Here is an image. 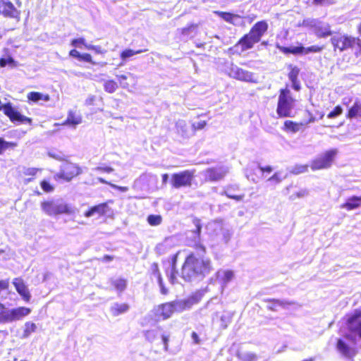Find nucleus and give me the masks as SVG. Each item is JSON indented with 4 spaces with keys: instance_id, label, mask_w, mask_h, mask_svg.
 <instances>
[{
    "instance_id": "nucleus-1",
    "label": "nucleus",
    "mask_w": 361,
    "mask_h": 361,
    "mask_svg": "<svg viewBox=\"0 0 361 361\" xmlns=\"http://www.w3.org/2000/svg\"><path fill=\"white\" fill-rule=\"evenodd\" d=\"M194 251L185 257L180 270V276L186 282L204 279L213 271L211 259L207 256V250L202 241L188 243Z\"/></svg>"
},
{
    "instance_id": "nucleus-2",
    "label": "nucleus",
    "mask_w": 361,
    "mask_h": 361,
    "mask_svg": "<svg viewBox=\"0 0 361 361\" xmlns=\"http://www.w3.org/2000/svg\"><path fill=\"white\" fill-rule=\"evenodd\" d=\"M268 29L269 24L267 20H262L256 22L248 32L244 34L233 46L228 48V53L239 56L243 52L253 49L255 44L261 42Z\"/></svg>"
},
{
    "instance_id": "nucleus-3",
    "label": "nucleus",
    "mask_w": 361,
    "mask_h": 361,
    "mask_svg": "<svg viewBox=\"0 0 361 361\" xmlns=\"http://www.w3.org/2000/svg\"><path fill=\"white\" fill-rule=\"evenodd\" d=\"M200 300V295L193 294L184 300H176L166 302L155 306L152 310V316L155 321L166 320L175 312H181L190 309Z\"/></svg>"
},
{
    "instance_id": "nucleus-4",
    "label": "nucleus",
    "mask_w": 361,
    "mask_h": 361,
    "mask_svg": "<svg viewBox=\"0 0 361 361\" xmlns=\"http://www.w3.org/2000/svg\"><path fill=\"white\" fill-rule=\"evenodd\" d=\"M334 51H343L348 49H355L356 55L361 54V38L347 34L336 33L330 39Z\"/></svg>"
},
{
    "instance_id": "nucleus-5",
    "label": "nucleus",
    "mask_w": 361,
    "mask_h": 361,
    "mask_svg": "<svg viewBox=\"0 0 361 361\" xmlns=\"http://www.w3.org/2000/svg\"><path fill=\"white\" fill-rule=\"evenodd\" d=\"M290 90L286 87L279 90L276 113L279 118L292 117V110L295 104Z\"/></svg>"
},
{
    "instance_id": "nucleus-6",
    "label": "nucleus",
    "mask_w": 361,
    "mask_h": 361,
    "mask_svg": "<svg viewBox=\"0 0 361 361\" xmlns=\"http://www.w3.org/2000/svg\"><path fill=\"white\" fill-rule=\"evenodd\" d=\"M41 208L46 214L54 216L61 214H71L73 212L69 204L54 200L42 201Z\"/></svg>"
},
{
    "instance_id": "nucleus-7",
    "label": "nucleus",
    "mask_w": 361,
    "mask_h": 361,
    "mask_svg": "<svg viewBox=\"0 0 361 361\" xmlns=\"http://www.w3.org/2000/svg\"><path fill=\"white\" fill-rule=\"evenodd\" d=\"M195 177V170H184L174 173L171 177V184L173 188H190Z\"/></svg>"
},
{
    "instance_id": "nucleus-8",
    "label": "nucleus",
    "mask_w": 361,
    "mask_h": 361,
    "mask_svg": "<svg viewBox=\"0 0 361 361\" xmlns=\"http://www.w3.org/2000/svg\"><path fill=\"white\" fill-rule=\"evenodd\" d=\"M336 154L337 150L336 149L324 152L311 161V169L314 171L330 168L334 163Z\"/></svg>"
},
{
    "instance_id": "nucleus-9",
    "label": "nucleus",
    "mask_w": 361,
    "mask_h": 361,
    "mask_svg": "<svg viewBox=\"0 0 361 361\" xmlns=\"http://www.w3.org/2000/svg\"><path fill=\"white\" fill-rule=\"evenodd\" d=\"M305 113L307 117L306 121L297 122L292 120H286L283 122L282 130L287 133L294 134L300 130H304L309 124L316 121V118L311 111H306Z\"/></svg>"
},
{
    "instance_id": "nucleus-10",
    "label": "nucleus",
    "mask_w": 361,
    "mask_h": 361,
    "mask_svg": "<svg viewBox=\"0 0 361 361\" xmlns=\"http://www.w3.org/2000/svg\"><path fill=\"white\" fill-rule=\"evenodd\" d=\"M82 173V169L76 164L72 162L64 163L59 173L54 176L56 180H64L70 182L74 178L77 177Z\"/></svg>"
},
{
    "instance_id": "nucleus-11",
    "label": "nucleus",
    "mask_w": 361,
    "mask_h": 361,
    "mask_svg": "<svg viewBox=\"0 0 361 361\" xmlns=\"http://www.w3.org/2000/svg\"><path fill=\"white\" fill-rule=\"evenodd\" d=\"M346 317L345 324L350 335H346L345 337L350 338L351 336H357L361 338V309L355 310Z\"/></svg>"
},
{
    "instance_id": "nucleus-12",
    "label": "nucleus",
    "mask_w": 361,
    "mask_h": 361,
    "mask_svg": "<svg viewBox=\"0 0 361 361\" xmlns=\"http://www.w3.org/2000/svg\"><path fill=\"white\" fill-rule=\"evenodd\" d=\"M281 52L283 54H307L309 53H318L322 51L324 49L323 46L318 45H312L308 47H304L302 45L297 47H284V46H278L277 47Z\"/></svg>"
},
{
    "instance_id": "nucleus-13",
    "label": "nucleus",
    "mask_w": 361,
    "mask_h": 361,
    "mask_svg": "<svg viewBox=\"0 0 361 361\" xmlns=\"http://www.w3.org/2000/svg\"><path fill=\"white\" fill-rule=\"evenodd\" d=\"M0 14L5 18L19 20L20 12L9 0H0Z\"/></svg>"
},
{
    "instance_id": "nucleus-14",
    "label": "nucleus",
    "mask_w": 361,
    "mask_h": 361,
    "mask_svg": "<svg viewBox=\"0 0 361 361\" xmlns=\"http://www.w3.org/2000/svg\"><path fill=\"white\" fill-rule=\"evenodd\" d=\"M336 348L343 357L350 361H353L354 357L357 353V350L355 347L350 346L341 338L337 341Z\"/></svg>"
},
{
    "instance_id": "nucleus-15",
    "label": "nucleus",
    "mask_w": 361,
    "mask_h": 361,
    "mask_svg": "<svg viewBox=\"0 0 361 361\" xmlns=\"http://www.w3.org/2000/svg\"><path fill=\"white\" fill-rule=\"evenodd\" d=\"M12 283L22 299L27 303L30 302L32 295L24 280L21 277H16L13 279Z\"/></svg>"
},
{
    "instance_id": "nucleus-16",
    "label": "nucleus",
    "mask_w": 361,
    "mask_h": 361,
    "mask_svg": "<svg viewBox=\"0 0 361 361\" xmlns=\"http://www.w3.org/2000/svg\"><path fill=\"white\" fill-rule=\"evenodd\" d=\"M110 209L108 206V202H102L92 207H90L88 209H87L84 216L87 218L92 216L94 215H97L98 216H105L109 212Z\"/></svg>"
},
{
    "instance_id": "nucleus-17",
    "label": "nucleus",
    "mask_w": 361,
    "mask_h": 361,
    "mask_svg": "<svg viewBox=\"0 0 361 361\" xmlns=\"http://www.w3.org/2000/svg\"><path fill=\"white\" fill-rule=\"evenodd\" d=\"M226 171L214 167L208 168L204 171L205 180L216 182L221 180L226 175Z\"/></svg>"
},
{
    "instance_id": "nucleus-18",
    "label": "nucleus",
    "mask_w": 361,
    "mask_h": 361,
    "mask_svg": "<svg viewBox=\"0 0 361 361\" xmlns=\"http://www.w3.org/2000/svg\"><path fill=\"white\" fill-rule=\"evenodd\" d=\"M233 77L236 80L245 82H255L254 74L242 68L235 67L231 69Z\"/></svg>"
},
{
    "instance_id": "nucleus-19",
    "label": "nucleus",
    "mask_w": 361,
    "mask_h": 361,
    "mask_svg": "<svg viewBox=\"0 0 361 361\" xmlns=\"http://www.w3.org/2000/svg\"><path fill=\"white\" fill-rule=\"evenodd\" d=\"M264 301L267 303V308L269 311L277 312L281 308H286L292 302L287 300H281L276 298H267Z\"/></svg>"
},
{
    "instance_id": "nucleus-20",
    "label": "nucleus",
    "mask_w": 361,
    "mask_h": 361,
    "mask_svg": "<svg viewBox=\"0 0 361 361\" xmlns=\"http://www.w3.org/2000/svg\"><path fill=\"white\" fill-rule=\"evenodd\" d=\"M32 310L26 307H18L11 310L9 323L18 321L30 314Z\"/></svg>"
},
{
    "instance_id": "nucleus-21",
    "label": "nucleus",
    "mask_w": 361,
    "mask_h": 361,
    "mask_svg": "<svg viewBox=\"0 0 361 361\" xmlns=\"http://www.w3.org/2000/svg\"><path fill=\"white\" fill-rule=\"evenodd\" d=\"M238 191H239V187L237 185H228L224 189L222 195L238 202L243 200L245 195L243 193L238 194Z\"/></svg>"
},
{
    "instance_id": "nucleus-22",
    "label": "nucleus",
    "mask_w": 361,
    "mask_h": 361,
    "mask_svg": "<svg viewBox=\"0 0 361 361\" xmlns=\"http://www.w3.org/2000/svg\"><path fill=\"white\" fill-rule=\"evenodd\" d=\"M288 68L290 71L288 76L292 83V87L295 90L299 91L301 87L298 78L300 70L298 67L293 65H289Z\"/></svg>"
},
{
    "instance_id": "nucleus-23",
    "label": "nucleus",
    "mask_w": 361,
    "mask_h": 361,
    "mask_svg": "<svg viewBox=\"0 0 361 361\" xmlns=\"http://www.w3.org/2000/svg\"><path fill=\"white\" fill-rule=\"evenodd\" d=\"M81 123L82 117L80 116L76 115L74 111H69L68 112L67 118L61 125L75 127L77 125L80 124ZM55 125L59 126L60 124L56 123Z\"/></svg>"
},
{
    "instance_id": "nucleus-24",
    "label": "nucleus",
    "mask_w": 361,
    "mask_h": 361,
    "mask_svg": "<svg viewBox=\"0 0 361 361\" xmlns=\"http://www.w3.org/2000/svg\"><path fill=\"white\" fill-rule=\"evenodd\" d=\"M214 13L220 17L221 18H222L226 22L233 25H235L236 20L241 18V16L240 15L233 13L231 12L215 11Z\"/></svg>"
},
{
    "instance_id": "nucleus-25",
    "label": "nucleus",
    "mask_w": 361,
    "mask_h": 361,
    "mask_svg": "<svg viewBox=\"0 0 361 361\" xmlns=\"http://www.w3.org/2000/svg\"><path fill=\"white\" fill-rule=\"evenodd\" d=\"M348 119H353L357 117L361 118V102L356 99L353 104L348 109L345 114Z\"/></svg>"
},
{
    "instance_id": "nucleus-26",
    "label": "nucleus",
    "mask_w": 361,
    "mask_h": 361,
    "mask_svg": "<svg viewBox=\"0 0 361 361\" xmlns=\"http://www.w3.org/2000/svg\"><path fill=\"white\" fill-rule=\"evenodd\" d=\"M361 206V196H353L349 197L345 202L341 204V207L348 211L358 208Z\"/></svg>"
},
{
    "instance_id": "nucleus-27",
    "label": "nucleus",
    "mask_w": 361,
    "mask_h": 361,
    "mask_svg": "<svg viewBox=\"0 0 361 361\" xmlns=\"http://www.w3.org/2000/svg\"><path fill=\"white\" fill-rule=\"evenodd\" d=\"M40 171L41 169L37 168L24 167L22 171V174L23 176L27 177L24 179V183L27 184L30 182L34 180L37 176V173Z\"/></svg>"
},
{
    "instance_id": "nucleus-28",
    "label": "nucleus",
    "mask_w": 361,
    "mask_h": 361,
    "mask_svg": "<svg viewBox=\"0 0 361 361\" xmlns=\"http://www.w3.org/2000/svg\"><path fill=\"white\" fill-rule=\"evenodd\" d=\"M130 307L127 303H115L111 307L110 311L113 316H118L128 311Z\"/></svg>"
},
{
    "instance_id": "nucleus-29",
    "label": "nucleus",
    "mask_w": 361,
    "mask_h": 361,
    "mask_svg": "<svg viewBox=\"0 0 361 361\" xmlns=\"http://www.w3.org/2000/svg\"><path fill=\"white\" fill-rule=\"evenodd\" d=\"M110 284L113 289L121 293L127 287V281L123 278L111 279Z\"/></svg>"
},
{
    "instance_id": "nucleus-30",
    "label": "nucleus",
    "mask_w": 361,
    "mask_h": 361,
    "mask_svg": "<svg viewBox=\"0 0 361 361\" xmlns=\"http://www.w3.org/2000/svg\"><path fill=\"white\" fill-rule=\"evenodd\" d=\"M28 101L37 102L39 100L48 102L50 100V96L47 94H43L39 92H30L27 94Z\"/></svg>"
},
{
    "instance_id": "nucleus-31",
    "label": "nucleus",
    "mask_w": 361,
    "mask_h": 361,
    "mask_svg": "<svg viewBox=\"0 0 361 361\" xmlns=\"http://www.w3.org/2000/svg\"><path fill=\"white\" fill-rule=\"evenodd\" d=\"M37 330L36 324L32 322H27L24 324L23 331L21 336L22 338H27L33 333Z\"/></svg>"
},
{
    "instance_id": "nucleus-32",
    "label": "nucleus",
    "mask_w": 361,
    "mask_h": 361,
    "mask_svg": "<svg viewBox=\"0 0 361 361\" xmlns=\"http://www.w3.org/2000/svg\"><path fill=\"white\" fill-rule=\"evenodd\" d=\"M11 310H8L6 305L0 302V324L9 323Z\"/></svg>"
},
{
    "instance_id": "nucleus-33",
    "label": "nucleus",
    "mask_w": 361,
    "mask_h": 361,
    "mask_svg": "<svg viewBox=\"0 0 361 361\" xmlns=\"http://www.w3.org/2000/svg\"><path fill=\"white\" fill-rule=\"evenodd\" d=\"M148 49H138V50H136V51H134L133 49H124L123 51H122L121 53H120V58L123 60V61H125L127 59L135 55V54H141L142 52H145V51H147Z\"/></svg>"
},
{
    "instance_id": "nucleus-34",
    "label": "nucleus",
    "mask_w": 361,
    "mask_h": 361,
    "mask_svg": "<svg viewBox=\"0 0 361 361\" xmlns=\"http://www.w3.org/2000/svg\"><path fill=\"white\" fill-rule=\"evenodd\" d=\"M103 86L105 92L110 94L115 92L118 88V83L113 79L106 80Z\"/></svg>"
},
{
    "instance_id": "nucleus-35",
    "label": "nucleus",
    "mask_w": 361,
    "mask_h": 361,
    "mask_svg": "<svg viewBox=\"0 0 361 361\" xmlns=\"http://www.w3.org/2000/svg\"><path fill=\"white\" fill-rule=\"evenodd\" d=\"M193 224L195 226V229L192 232L195 234L197 240H190L188 241V243H193L194 242H196L197 240L201 241L200 240L201 232H202L201 221L199 219H195L193 220Z\"/></svg>"
},
{
    "instance_id": "nucleus-36",
    "label": "nucleus",
    "mask_w": 361,
    "mask_h": 361,
    "mask_svg": "<svg viewBox=\"0 0 361 361\" xmlns=\"http://www.w3.org/2000/svg\"><path fill=\"white\" fill-rule=\"evenodd\" d=\"M17 146V143L15 142H7L5 141L2 137H0V155L8 149H13Z\"/></svg>"
},
{
    "instance_id": "nucleus-37",
    "label": "nucleus",
    "mask_w": 361,
    "mask_h": 361,
    "mask_svg": "<svg viewBox=\"0 0 361 361\" xmlns=\"http://www.w3.org/2000/svg\"><path fill=\"white\" fill-rule=\"evenodd\" d=\"M7 65H9L12 67L17 66L16 61L11 55H8L6 58H0V67L4 68Z\"/></svg>"
},
{
    "instance_id": "nucleus-38",
    "label": "nucleus",
    "mask_w": 361,
    "mask_h": 361,
    "mask_svg": "<svg viewBox=\"0 0 361 361\" xmlns=\"http://www.w3.org/2000/svg\"><path fill=\"white\" fill-rule=\"evenodd\" d=\"M147 220L150 226H156L161 224L162 218L160 215L150 214L147 216Z\"/></svg>"
},
{
    "instance_id": "nucleus-39",
    "label": "nucleus",
    "mask_w": 361,
    "mask_h": 361,
    "mask_svg": "<svg viewBox=\"0 0 361 361\" xmlns=\"http://www.w3.org/2000/svg\"><path fill=\"white\" fill-rule=\"evenodd\" d=\"M40 186L44 192L49 193L54 190V185L49 180L44 179L40 182Z\"/></svg>"
},
{
    "instance_id": "nucleus-40",
    "label": "nucleus",
    "mask_w": 361,
    "mask_h": 361,
    "mask_svg": "<svg viewBox=\"0 0 361 361\" xmlns=\"http://www.w3.org/2000/svg\"><path fill=\"white\" fill-rule=\"evenodd\" d=\"M197 27V24L191 23L185 27H182L178 30V32L181 36L188 35L191 31Z\"/></svg>"
},
{
    "instance_id": "nucleus-41",
    "label": "nucleus",
    "mask_w": 361,
    "mask_h": 361,
    "mask_svg": "<svg viewBox=\"0 0 361 361\" xmlns=\"http://www.w3.org/2000/svg\"><path fill=\"white\" fill-rule=\"evenodd\" d=\"M151 274L157 278L159 284L161 285V276L159 271V265L157 262H154L150 267Z\"/></svg>"
},
{
    "instance_id": "nucleus-42",
    "label": "nucleus",
    "mask_w": 361,
    "mask_h": 361,
    "mask_svg": "<svg viewBox=\"0 0 361 361\" xmlns=\"http://www.w3.org/2000/svg\"><path fill=\"white\" fill-rule=\"evenodd\" d=\"M343 113V108L340 105L336 106L332 111L327 114V118L332 119L334 118Z\"/></svg>"
},
{
    "instance_id": "nucleus-43",
    "label": "nucleus",
    "mask_w": 361,
    "mask_h": 361,
    "mask_svg": "<svg viewBox=\"0 0 361 361\" xmlns=\"http://www.w3.org/2000/svg\"><path fill=\"white\" fill-rule=\"evenodd\" d=\"M316 35L319 38L326 37L328 36H331L332 35V31L330 27L325 28L322 30V28H319L316 31Z\"/></svg>"
},
{
    "instance_id": "nucleus-44",
    "label": "nucleus",
    "mask_w": 361,
    "mask_h": 361,
    "mask_svg": "<svg viewBox=\"0 0 361 361\" xmlns=\"http://www.w3.org/2000/svg\"><path fill=\"white\" fill-rule=\"evenodd\" d=\"M117 80L123 88H128L129 84L126 82L128 80V75H119L116 76Z\"/></svg>"
},
{
    "instance_id": "nucleus-45",
    "label": "nucleus",
    "mask_w": 361,
    "mask_h": 361,
    "mask_svg": "<svg viewBox=\"0 0 361 361\" xmlns=\"http://www.w3.org/2000/svg\"><path fill=\"white\" fill-rule=\"evenodd\" d=\"M10 287V281L8 279L0 280V295L3 292L8 291Z\"/></svg>"
},
{
    "instance_id": "nucleus-46",
    "label": "nucleus",
    "mask_w": 361,
    "mask_h": 361,
    "mask_svg": "<svg viewBox=\"0 0 361 361\" xmlns=\"http://www.w3.org/2000/svg\"><path fill=\"white\" fill-rule=\"evenodd\" d=\"M307 194V191L306 190H300L298 192H293L289 195V198L290 200H295L297 198H301L305 196Z\"/></svg>"
},
{
    "instance_id": "nucleus-47",
    "label": "nucleus",
    "mask_w": 361,
    "mask_h": 361,
    "mask_svg": "<svg viewBox=\"0 0 361 361\" xmlns=\"http://www.w3.org/2000/svg\"><path fill=\"white\" fill-rule=\"evenodd\" d=\"M78 61L88 62L93 65L95 64V62H94L92 61V57L91 54H88V53L81 54Z\"/></svg>"
},
{
    "instance_id": "nucleus-48",
    "label": "nucleus",
    "mask_w": 361,
    "mask_h": 361,
    "mask_svg": "<svg viewBox=\"0 0 361 361\" xmlns=\"http://www.w3.org/2000/svg\"><path fill=\"white\" fill-rule=\"evenodd\" d=\"M335 2V0H313V4L316 6L331 5Z\"/></svg>"
},
{
    "instance_id": "nucleus-49",
    "label": "nucleus",
    "mask_w": 361,
    "mask_h": 361,
    "mask_svg": "<svg viewBox=\"0 0 361 361\" xmlns=\"http://www.w3.org/2000/svg\"><path fill=\"white\" fill-rule=\"evenodd\" d=\"M85 44V40L84 38H78V39H73L71 41V45H73L75 47H81L82 45Z\"/></svg>"
},
{
    "instance_id": "nucleus-50",
    "label": "nucleus",
    "mask_w": 361,
    "mask_h": 361,
    "mask_svg": "<svg viewBox=\"0 0 361 361\" xmlns=\"http://www.w3.org/2000/svg\"><path fill=\"white\" fill-rule=\"evenodd\" d=\"M95 170L104 173H111L114 171V169L111 166H97Z\"/></svg>"
},
{
    "instance_id": "nucleus-51",
    "label": "nucleus",
    "mask_w": 361,
    "mask_h": 361,
    "mask_svg": "<svg viewBox=\"0 0 361 361\" xmlns=\"http://www.w3.org/2000/svg\"><path fill=\"white\" fill-rule=\"evenodd\" d=\"M245 361H256L257 360V355L255 353H247L245 357Z\"/></svg>"
},
{
    "instance_id": "nucleus-52",
    "label": "nucleus",
    "mask_w": 361,
    "mask_h": 361,
    "mask_svg": "<svg viewBox=\"0 0 361 361\" xmlns=\"http://www.w3.org/2000/svg\"><path fill=\"white\" fill-rule=\"evenodd\" d=\"M80 54H81L79 51H78L76 49H71L69 51V56H72L73 58H75L78 60H79Z\"/></svg>"
},
{
    "instance_id": "nucleus-53",
    "label": "nucleus",
    "mask_w": 361,
    "mask_h": 361,
    "mask_svg": "<svg viewBox=\"0 0 361 361\" xmlns=\"http://www.w3.org/2000/svg\"><path fill=\"white\" fill-rule=\"evenodd\" d=\"M161 340H162L163 343H164V349L166 350H168V343H169V336H167V335H162L161 336Z\"/></svg>"
},
{
    "instance_id": "nucleus-54",
    "label": "nucleus",
    "mask_w": 361,
    "mask_h": 361,
    "mask_svg": "<svg viewBox=\"0 0 361 361\" xmlns=\"http://www.w3.org/2000/svg\"><path fill=\"white\" fill-rule=\"evenodd\" d=\"M191 337L195 344H199L200 343V339L196 332H192Z\"/></svg>"
},
{
    "instance_id": "nucleus-55",
    "label": "nucleus",
    "mask_w": 361,
    "mask_h": 361,
    "mask_svg": "<svg viewBox=\"0 0 361 361\" xmlns=\"http://www.w3.org/2000/svg\"><path fill=\"white\" fill-rule=\"evenodd\" d=\"M260 171L264 173H270L272 171V167L270 166H260L259 167Z\"/></svg>"
},
{
    "instance_id": "nucleus-56",
    "label": "nucleus",
    "mask_w": 361,
    "mask_h": 361,
    "mask_svg": "<svg viewBox=\"0 0 361 361\" xmlns=\"http://www.w3.org/2000/svg\"><path fill=\"white\" fill-rule=\"evenodd\" d=\"M110 186L113 188H115L121 192H126L128 190V188L125 186H118L114 184H110Z\"/></svg>"
},
{
    "instance_id": "nucleus-57",
    "label": "nucleus",
    "mask_w": 361,
    "mask_h": 361,
    "mask_svg": "<svg viewBox=\"0 0 361 361\" xmlns=\"http://www.w3.org/2000/svg\"><path fill=\"white\" fill-rule=\"evenodd\" d=\"M113 259H114V257L111 255H104L102 259V260L103 262H110V261H112Z\"/></svg>"
},
{
    "instance_id": "nucleus-58",
    "label": "nucleus",
    "mask_w": 361,
    "mask_h": 361,
    "mask_svg": "<svg viewBox=\"0 0 361 361\" xmlns=\"http://www.w3.org/2000/svg\"><path fill=\"white\" fill-rule=\"evenodd\" d=\"M307 169H308V166L307 165L300 166L298 167V172H300V173L305 172V171H307Z\"/></svg>"
},
{
    "instance_id": "nucleus-59",
    "label": "nucleus",
    "mask_w": 361,
    "mask_h": 361,
    "mask_svg": "<svg viewBox=\"0 0 361 361\" xmlns=\"http://www.w3.org/2000/svg\"><path fill=\"white\" fill-rule=\"evenodd\" d=\"M160 287H161V293L163 294V295H166L168 293V290L163 285V281L161 280V285L159 284Z\"/></svg>"
},
{
    "instance_id": "nucleus-60",
    "label": "nucleus",
    "mask_w": 361,
    "mask_h": 361,
    "mask_svg": "<svg viewBox=\"0 0 361 361\" xmlns=\"http://www.w3.org/2000/svg\"><path fill=\"white\" fill-rule=\"evenodd\" d=\"M162 178V183L166 184L168 181L169 176L167 173H164L161 176Z\"/></svg>"
},
{
    "instance_id": "nucleus-61",
    "label": "nucleus",
    "mask_w": 361,
    "mask_h": 361,
    "mask_svg": "<svg viewBox=\"0 0 361 361\" xmlns=\"http://www.w3.org/2000/svg\"><path fill=\"white\" fill-rule=\"evenodd\" d=\"M98 181L101 183L109 185H110V184H111V183L108 182L107 180H106L105 179H104L102 178H98Z\"/></svg>"
},
{
    "instance_id": "nucleus-62",
    "label": "nucleus",
    "mask_w": 361,
    "mask_h": 361,
    "mask_svg": "<svg viewBox=\"0 0 361 361\" xmlns=\"http://www.w3.org/2000/svg\"><path fill=\"white\" fill-rule=\"evenodd\" d=\"M225 275L227 278V279H231L232 277H233V272L231 271H227L226 273H225Z\"/></svg>"
},
{
    "instance_id": "nucleus-63",
    "label": "nucleus",
    "mask_w": 361,
    "mask_h": 361,
    "mask_svg": "<svg viewBox=\"0 0 361 361\" xmlns=\"http://www.w3.org/2000/svg\"><path fill=\"white\" fill-rule=\"evenodd\" d=\"M170 280H171L172 283H175L176 276H175V274L173 273H171V274L170 276Z\"/></svg>"
},
{
    "instance_id": "nucleus-64",
    "label": "nucleus",
    "mask_w": 361,
    "mask_h": 361,
    "mask_svg": "<svg viewBox=\"0 0 361 361\" xmlns=\"http://www.w3.org/2000/svg\"><path fill=\"white\" fill-rule=\"evenodd\" d=\"M357 32L360 34V35L361 36V22L357 25Z\"/></svg>"
}]
</instances>
